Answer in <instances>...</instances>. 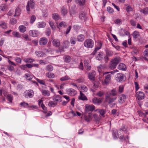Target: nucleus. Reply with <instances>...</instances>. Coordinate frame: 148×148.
<instances>
[{
  "mask_svg": "<svg viewBox=\"0 0 148 148\" xmlns=\"http://www.w3.org/2000/svg\"><path fill=\"white\" fill-rule=\"evenodd\" d=\"M46 75L49 78H53L55 77V75L54 74L51 73L49 72L46 73Z\"/></svg>",
  "mask_w": 148,
  "mask_h": 148,
  "instance_id": "c9c22d12",
  "label": "nucleus"
},
{
  "mask_svg": "<svg viewBox=\"0 0 148 148\" xmlns=\"http://www.w3.org/2000/svg\"><path fill=\"white\" fill-rule=\"evenodd\" d=\"M7 98L8 100L9 101L10 103H11L12 102L13 97L12 95L8 94L7 96Z\"/></svg>",
  "mask_w": 148,
  "mask_h": 148,
  "instance_id": "f704fd0d",
  "label": "nucleus"
},
{
  "mask_svg": "<svg viewBox=\"0 0 148 148\" xmlns=\"http://www.w3.org/2000/svg\"><path fill=\"white\" fill-rule=\"evenodd\" d=\"M114 23L117 25H120L122 23V20L120 19H116L114 21Z\"/></svg>",
  "mask_w": 148,
  "mask_h": 148,
  "instance_id": "79ce46f5",
  "label": "nucleus"
},
{
  "mask_svg": "<svg viewBox=\"0 0 148 148\" xmlns=\"http://www.w3.org/2000/svg\"><path fill=\"white\" fill-rule=\"evenodd\" d=\"M30 5L32 9H34V2L33 0H30L29 1H28V2L26 6V9L27 11L28 12L30 11Z\"/></svg>",
  "mask_w": 148,
  "mask_h": 148,
  "instance_id": "9d476101",
  "label": "nucleus"
},
{
  "mask_svg": "<svg viewBox=\"0 0 148 148\" xmlns=\"http://www.w3.org/2000/svg\"><path fill=\"white\" fill-rule=\"evenodd\" d=\"M26 63H29L32 64L35 61V60L34 59L31 58H25L23 60Z\"/></svg>",
  "mask_w": 148,
  "mask_h": 148,
  "instance_id": "cd10ccee",
  "label": "nucleus"
},
{
  "mask_svg": "<svg viewBox=\"0 0 148 148\" xmlns=\"http://www.w3.org/2000/svg\"><path fill=\"white\" fill-rule=\"evenodd\" d=\"M37 25L38 28H41L44 27L45 26L46 23L44 22H40L38 23Z\"/></svg>",
  "mask_w": 148,
  "mask_h": 148,
  "instance_id": "bb28decb",
  "label": "nucleus"
},
{
  "mask_svg": "<svg viewBox=\"0 0 148 148\" xmlns=\"http://www.w3.org/2000/svg\"><path fill=\"white\" fill-rule=\"evenodd\" d=\"M103 53L101 52H99L97 56V58H99L98 59L101 60L103 58Z\"/></svg>",
  "mask_w": 148,
  "mask_h": 148,
  "instance_id": "3c124183",
  "label": "nucleus"
},
{
  "mask_svg": "<svg viewBox=\"0 0 148 148\" xmlns=\"http://www.w3.org/2000/svg\"><path fill=\"white\" fill-rule=\"evenodd\" d=\"M12 34L16 38H20L21 36V35L18 32L14 31L12 32Z\"/></svg>",
  "mask_w": 148,
  "mask_h": 148,
  "instance_id": "c756f323",
  "label": "nucleus"
},
{
  "mask_svg": "<svg viewBox=\"0 0 148 148\" xmlns=\"http://www.w3.org/2000/svg\"><path fill=\"white\" fill-rule=\"evenodd\" d=\"M86 16V14L84 12H82L79 15V17L81 19H85Z\"/></svg>",
  "mask_w": 148,
  "mask_h": 148,
  "instance_id": "6e6d98bb",
  "label": "nucleus"
},
{
  "mask_svg": "<svg viewBox=\"0 0 148 148\" xmlns=\"http://www.w3.org/2000/svg\"><path fill=\"white\" fill-rule=\"evenodd\" d=\"M53 100L55 101L60 102L61 101V98L58 95L54 96L53 97Z\"/></svg>",
  "mask_w": 148,
  "mask_h": 148,
  "instance_id": "7c9ffc66",
  "label": "nucleus"
},
{
  "mask_svg": "<svg viewBox=\"0 0 148 148\" xmlns=\"http://www.w3.org/2000/svg\"><path fill=\"white\" fill-rule=\"evenodd\" d=\"M80 95L78 97V99L79 100L84 101L87 100H88L86 97L83 93L82 91H80Z\"/></svg>",
  "mask_w": 148,
  "mask_h": 148,
  "instance_id": "aec40b11",
  "label": "nucleus"
},
{
  "mask_svg": "<svg viewBox=\"0 0 148 148\" xmlns=\"http://www.w3.org/2000/svg\"><path fill=\"white\" fill-rule=\"evenodd\" d=\"M53 45L56 47H59L60 45V42L59 40L54 39L53 41Z\"/></svg>",
  "mask_w": 148,
  "mask_h": 148,
  "instance_id": "5701e85b",
  "label": "nucleus"
},
{
  "mask_svg": "<svg viewBox=\"0 0 148 148\" xmlns=\"http://www.w3.org/2000/svg\"><path fill=\"white\" fill-rule=\"evenodd\" d=\"M85 39V36L83 34L78 35L77 37V39L78 42H82Z\"/></svg>",
  "mask_w": 148,
  "mask_h": 148,
  "instance_id": "4be33fe9",
  "label": "nucleus"
},
{
  "mask_svg": "<svg viewBox=\"0 0 148 148\" xmlns=\"http://www.w3.org/2000/svg\"><path fill=\"white\" fill-rule=\"evenodd\" d=\"M85 120L87 122H89L92 120L91 116L90 113H89L88 116H85Z\"/></svg>",
  "mask_w": 148,
  "mask_h": 148,
  "instance_id": "58836bf2",
  "label": "nucleus"
},
{
  "mask_svg": "<svg viewBox=\"0 0 148 148\" xmlns=\"http://www.w3.org/2000/svg\"><path fill=\"white\" fill-rule=\"evenodd\" d=\"M64 47L65 48H68L69 46L68 44L69 43V42L67 40H65L64 41Z\"/></svg>",
  "mask_w": 148,
  "mask_h": 148,
  "instance_id": "338daca9",
  "label": "nucleus"
},
{
  "mask_svg": "<svg viewBox=\"0 0 148 148\" xmlns=\"http://www.w3.org/2000/svg\"><path fill=\"white\" fill-rule=\"evenodd\" d=\"M76 2L77 4L82 6L84 5L85 0H76Z\"/></svg>",
  "mask_w": 148,
  "mask_h": 148,
  "instance_id": "a878e982",
  "label": "nucleus"
},
{
  "mask_svg": "<svg viewBox=\"0 0 148 148\" xmlns=\"http://www.w3.org/2000/svg\"><path fill=\"white\" fill-rule=\"evenodd\" d=\"M69 79H70L69 77L66 75L64 77L61 78L60 79L61 81H63Z\"/></svg>",
  "mask_w": 148,
  "mask_h": 148,
  "instance_id": "bf43d9fd",
  "label": "nucleus"
},
{
  "mask_svg": "<svg viewBox=\"0 0 148 148\" xmlns=\"http://www.w3.org/2000/svg\"><path fill=\"white\" fill-rule=\"evenodd\" d=\"M106 53L107 54V56L104 57L105 60L106 62H107L109 59L108 56H110V52L108 51V50H107L106 51Z\"/></svg>",
  "mask_w": 148,
  "mask_h": 148,
  "instance_id": "37998d69",
  "label": "nucleus"
},
{
  "mask_svg": "<svg viewBox=\"0 0 148 148\" xmlns=\"http://www.w3.org/2000/svg\"><path fill=\"white\" fill-rule=\"evenodd\" d=\"M71 58L68 56H65L64 57V60L65 62L66 63L69 62L71 60Z\"/></svg>",
  "mask_w": 148,
  "mask_h": 148,
  "instance_id": "e433bc0d",
  "label": "nucleus"
},
{
  "mask_svg": "<svg viewBox=\"0 0 148 148\" xmlns=\"http://www.w3.org/2000/svg\"><path fill=\"white\" fill-rule=\"evenodd\" d=\"M67 26L66 23L64 21H62L61 22L58 26V27L59 28V27H65Z\"/></svg>",
  "mask_w": 148,
  "mask_h": 148,
  "instance_id": "a19ab883",
  "label": "nucleus"
},
{
  "mask_svg": "<svg viewBox=\"0 0 148 148\" xmlns=\"http://www.w3.org/2000/svg\"><path fill=\"white\" fill-rule=\"evenodd\" d=\"M106 67V66L104 64L100 65L98 67V71L100 72L101 71V69H104Z\"/></svg>",
  "mask_w": 148,
  "mask_h": 148,
  "instance_id": "13d9d810",
  "label": "nucleus"
},
{
  "mask_svg": "<svg viewBox=\"0 0 148 148\" xmlns=\"http://www.w3.org/2000/svg\"><path fill=\"white\" fill-rule=\"evenodd\" d=\"M25 75L26 79L28 80H31L33 78V76L30 73H26Z\"/></svg>",
  "mask_w": 148,
  "mask_h": 148,
  "instance_id": "2f4dec72",
  "label": "nucleus"
},
{
  "mask_svg": "<svg viewBox=\"0 0 148 148\" xmlns=\"http://www.w3.org/2000/svg\"><path fill=\"white\" fill-rule=\"evenodd\" d=\"M42 95L45 96H49L50 95V92L46 90H42L41 91Z\"/></svg>",
  "mask_w": 148,
  "mask_h": 148,
  "instance_id": "393cba45",
  "label": "nucleus"
},
{
  "mask_svg": "<svg viewBox=\"0 0 148 148\" xmlns=\"http://www.w3.org/2000/svg\"><path fill=\"white\" fill-rule=\"evenodd\" d=\"M53 69V66L51 65H49L46 66V70L49 71H52Z\"/></svg>",
  "mask_w": 148,
  "mask_h": 148,
  "instance_id": "052dcab7",
  "label": "nucleus"
},
{
  "mask_svg": "<svg viewBox=\"0 0 148 148\" xmlns=\"http://www.w3.org/2000/svg\"><path fill=\"white\" fill-rule=\"evenodd\" d=\"M119 57H116L112 60V69H114L116 67V65L120 62Z\"/></svg>",
  "mask_w": 148,
  "mask_h": 148,
  "instance_id": "39448f33",
  "label": "nucleus"
},
{
  "mask_svg": "<svg viewBox=\"0 0 148 148\" xmlns=\"http://www.w3.org/2000/svg\"><path fill=\"white\" fill-rule=\"evenodd\" d=\"M60 12L61 15L63 16L66 15L68 12L66 8L64 6L61 8Z\"/></svg>",
  "mask_w": 148,
  "mask_h": 148,
  "instance_id": "f3484780",
  "label": "nucleus"
},
{
  "mask_svg": "<svg viewBox=\"0 0 148 148\" xmlns=\"http://www.w3.org/2000/svg\"><path fill=\"white\" fill-rule=\"evenodd\" d=\"M119 131L121 132H123L125 133H126L127 130L126 127L124 125H123L121 128L120 129Z\"/></svg>",
  "mask_w": 148,
  "mask_h": 148,
  "instance_id": "4c0bfd02",
  "label": "nucleus"
},
{
  "mask_svg": "<svg viewBox=\"0 0 148 148\" xmlns=\"http://www.w3.org/2000/svg\"><path fill=\"white\" fill-rule=\"evenodd\" d=\"M52 17L56 21L59 19L60 16L58 13H54L52 14Z\"/></svg>",
  "mask_w": 148,
  "mask_h": 148,
  "instance_id": "c85d7f7f",
  "label": "nucleus"
},
{
  "mask_svg": "<svg viewBox=\"0 0 148 148\" xmlns=\"http://www.w3.org/2000/svg\"><path fill=\"white\" fill-rule=\"evenodd\" d=\"M47 39L45 37H43L40 39L39 43L40 45H45L47 44Z\"/></svg>",
  "mask_w": 148,
  "mask_h": 148,
  "instance_id": "4468645a",
  "label": "nucleus"
},
{
  "mask_svg": "<svg viewBox=\"0 0 148 148\" xmlns=\"http://www.w3.org/2000/svg\"><path fill=\"white\" fill-rule=\"evenodd\" d=\"M22 36L26 40L30 41L31 40L28 35L27 34H22Z\"/></svg>",
  "mask_w": 148,
  "mask_h": 148,
  "instance_id": "4d7b16f0",
  "label": "nucleus"
},
{
  "mask_svg": "<svg viewBox=\"0 0 148 148\" xmlns=\"http://www.w3.org/2000/svg\"><path fill=\"white\" fill-rule=\"evenodd\" d=\"M98 110L100 114L103 117L104 116V115L105 113V111L103 109H98L97 110Z\"/></svg>",
  "mask_w": 148,
  "mask_h": 148,
  "instance_id": "603ef678",
  "label": "nucleus"
},
{
  "mask_svg": "<svg viewBox=\"0 0 148 148\" xmlns=\"http://www.w3.org/2000/svg\"><path fill=\"white\" fill-rule=\"evenodd\" d=\"M76 38L74 37H71V38L70 42L71 44L75 45L76 43Z\"/></svg>",
  "mask_w": 148,
  "mask_h": 148,
  "instance_id": "a18cd8bd",
  "label": "nucleus"
},
{
  "mask_svg": "<svg viewBox=\"0 0 148 148\" xmlns=\"http://www.w3.org/2000/svg\"><path fill=\"white\" fill-rule=\"evenodd\" d=\"M0 26L3 29H6L7 28L6 24L5 22L3 21H1L0 22Z\"/></svg>",
  "mask_w": 148,
  "mask_h": 148,
  "instance_id": "72a5a7b5",
  "label": "nucleus"
},
{
  "mask_svg": "<svg viewBox=\"0 0 148 148\" xmlns=\"http://www.w3.org/2000/svg\"><path fill=\"white\" fill-rule=\"evenodd\" d=\"M19 29L20 31L22 33L24 32L26 30V27L23 25H21L19 26Z\"/></svg>",
  "mask_w": 148,
  "mask_h": 148,
  "instance_id": "473e14b6",
  "label": "nucleus"
},
{
  "mask_svg": "<svg viewBox=\"0 0 148 148\" xmlns=\"http://www.w3.org/2000/svg\"><path fill=\"white\" fill-rule=\"evenodd\" d=\"M92 101L95 104H99L101 103V100L100 99L95 97L93 99Z\"/></svg>",
  "mask_w": 148,
  "mask_h": 148,
  "instance_id": "b1692460",
  "label": "nucleus"
},
{
  "mask_svg": "<svg viewBox=\"0 0 148 148\" xmlns=\"http://www.w3.org/2000/svg\"><path fill=\"white\" fill-rule=\"evenodd\" d=\"M112 136L114 139H117L118 137V136L119 139L121 140H122V141L123 140H124L125 141L127 142V141L126 140V138L128 140H129V137L128 136H125V137H124L123 134L119 136V135L118 134V131L116 130H113L112 132Z\"/></svg>",
  "mask_w": 148,
  "mask_h": 148,
  "instance_id": "f257e3e1",
  "label": "nucleus"
},
{
  "mask_svg": "<svg viewBox=\"0 0 148 148\" xmlns=\"http://www.w3.org/2000/svg\"><path fill=\"white\" fill-rule=\"evenodd\" d=\"M145 94L142 92L139 91L136 93V97L139 100H141L144 98Z\"/></svg>",
  "mask_w": 148,
  "mask_h": 148,
  "instance_id": "9b49d317",
  "label": "nucleus"
},
{
  "mask_svg": "<svg viewBox=\"0 0 148 148\" xmlns=\"http://www.w3.org/2000/svg\"><path fill=\"white\" fill-rule=\"evenodd\" d=\"M66 91L67 93L71 96H74L77 94V92L73 88H69L66 89Z\"/></svg>",
  "mask_w": 148,
  "mask_h": 148,
  "instance_id": "0eeeda50",
  "label": "nucleus"
},
{
  "mask_svg": "<svg viewBox=\"0 0 148 148\" xmlns=\"http://www.w3.org/2000/svg\"><path fill=\"white\" fill-rule=\"evenodd\" d=\"M84 66L87 70H90L91 68V66L89 64L88 60H85L84 61Z\"/></svg>",
  "mask_w": 148,
  "mask_h": 148,
  "instance_id": "dca6fc26",
  "label": "nucleus"
},
{
  "mask_svg": "<svg viewBox=\"0 0 148 148\" xmlns=\"http://www.w3.org/2000/svg\"><path fill=\"white\" fill-rule=\"evenodd\" d=\"M81 88L82 92H86L88 90V88L87 87L84 85H83L81 86Z\"/></svg>",
  "mask_w": 148,
  "mask_h": 148,
  "instance_id": "8fccbe9b",
  "label": "nucleus"
},
{
  "mask_svg": "<svg viewBox=\"0 0 148 148\" xmlns=\"http://www.w3.org/2000/svg\"><path fill=\"white\" fill-rule=\"evenodd\" d=\"M116 109H113L112 110V116L116 117V116H118V115L116 114Z\"/></svg>",
  "mask_w": 148,
  "mask_h": 148,
  "instance_id": "5fc2aeb1",
  "label": "nucleus"
},
{
  "mask_svg": "<svg viewBox=\"0 0 148 148\" xmlns=\"http://www.w3.org/2000/svg\"><path fill=\"white\" fill-rule=\"evenodd\" d=\"M29 34L31 36L33 37H36L39 35L40 33L36 30H32L29 31Z\"/></svg>",
  "mask_w": 148,
  "mask_h": 148,
  "instance_id": "1a4fd4ad",
  "label": "nucleus"
},
{
  "mask_svg": "<svg viewBox=\"0 0 148 148\" xmlns=\"http://www.w3.org/2000/svg\"><path fill=\"white\" fill-rule=\"evenodd\" d=\"M140 12L143 13L144 14H148V8L146 7L143 9H142L140 10Z\"/></svg>",
  "mask_w": 148,
  "mask_h": 148,
  "instance_id": "de8ad7c7",
  "label": "nucleus"
},
{
  "mask_svg": "<svg viewBox=\"0 0 148 148\" xmlns=\"http://www.w3.org/2000/svg\"><path fill=\"white\" fill-rule=\"evenodd\" d=\"M104 94V92L102 91H100L98 92L97 94L96 95L98 97H101Z\"/></svg>",
  "mask_w": 148,
  "mask_h": 148,
  "instance_id": "e2e57ef3",
  "label": "nucleus"
},
{
  "mask_svg": "<svg viewBox=\"0 0 148 148\" xmlns=\"http://www.w3.org/2000/svg\"><path fill=\"white\" fill-rule=\"evenodd\" d=\"M119 102L121 103H123L125 101L126 99V97L125 95L122 94L119 96Z\"/></svg>",
  "mask_w": 148,
  "mask_h": 148,
  "instance_id": "a211bd4d",
  "label": "nucleus"
},
{
  "mask_svg": "<svg viewBox=\"0 0 148 148\" xmlns=\"http://www.w3.org/2000/svg\"><path fill=\"white\" fill-rule=\"evenodd\" d=\"M35 53L37 56L38 57H42L45 54L43 52L40 51H36Z\"/></svg>",
  "mask_w": 148,
  "mask_h": 148,
  "instance_id": "09e8293b",
  "label": "nucleus"
},
{
  "mask_svg": "<svg viewBox=\"0 0 148 148\" xmlns=\"http://www.w3.org/2000/svg\"><path fill=\"white\" fill-rule=\"evenodd\" d=\"M106 102L110 104L111 102V91L107 92L106 93Z\"/></svg>",
  "mask_w": 148,
  "mask_h": 148,
  "instance_id": "6e6552de",
  "label": "nucleus"
},
{
  "mask_svg": "<svg viewBox=\"0 0 148 148\" xmlns=\"http://www.w3.org/2000/svg\"><path fill=\"white\" fill-rule=\"evenodd\" d=\"M10 22L11 24L14 25L16 23L17 21L15 18H12L11 19Z\"/></svg>",
  "mask_w": 148,
  "mask_h": 148,
  "instance_id": "69168bd1",
  "label": "nucleus"
},
{
  "mask_svg": "<svg viewBox=\"0 0 148 148\" xmlns=\"http://www.w3.org/2000/svg\"><path fill=\"white\" fill-rule=\"evenodd\" d=\"M96 73L95 71L93 70L92 72L89 73L88 75V78L90 80L92 81H94L95 80V75Z\"/></svg>",
  "mask_w": 148,
  "mask_h": 148,
  "instance_id": "ddd939ff",
  "label": "nucleus"
},
{
  "mask_svg": "<svg viewBox=\"0 0 148 148\" xmlns=\"http://www.w3.org/2000/svg\"><path fill=\"white\" fill-rule=\"evenodd\" d=\"M124 86L123 85H120L119 86V92L120 93H122L123 91Z\"/></svg>",
  "mask_w": 148,
  "mask_h": 148,
  "instance_id": "0e129e2a",
  "label": "nucleus"
},
{
  "mask_svg": "<svg viewBox=\"0 0 148 148\" xmlns=\"http://www.w3.org/2000/svg\"><path fill=\"white\" fill-rule=\"evenodd\" d=\"M14 60L16 62H17L21 64V59L19 58L18 57H16L14 58Z\"/></svg>",
  "mask_w": 148,
  "mask_h": 148,
  "instance_id": "774afa93",
  "label": "nucleus"
},
{
  "mask_svg": "<svg viewBox=\"0 0 148 148\" xmlns=\"http://www.w3.org/2000/svg\"><path fill=\"white\" fill-rule=\"evenodd\" d=\"M139 34L138 32L136 31H134L133 34V36L134 38L136 39L139 36Z\"/></svg>",
  "mask_w": 148,
  "mask_h": 148,
  "instance_id": "49530a36",
  "label": "nucleus"
},
{
  "mask_svg": "<svg viewBox=\"0 0 148 148\" xmlns=\"http://www.w3.org/2000/svg\"><path fill=\"white\" fill-rule=\"evenodd\" d=\"M20 11L21 10L20 8H17L15 10V14L14 15V16L15 17L16 16H18L20 14Z\"/></svg>",
  "mask_w": 148,
  "mask_h": 148,
  "instance_id": "864d4df0",
  "label": "nucleus"
},
{
  "mask_svg": "<svg viewBox=\"0 0 148 148\" xmlns=\"http://www.w3.org/2000/svg\"><path fill=\"white\" fill-rule=\"evenodd\" d=\"M95 109V107L92 105L87 104L85 106V111L86 112L92 111Z\"/></svg>",
  "mask_w": 148,
  "mask_h": 148,
  "instance_id": "f8f14e48",
  "label": "nucleus"
},
{
  "mask_svg": "<svg viewBox=\"0 0 148 148\" xmlns=\"http://www.w3.org/2000/svg\"><path fill=\"white\" fill-rule=\"evenodd\" d=\"M125 77V75L122 73H117L115 75V80L119 82H123Z\"/></svg>",
  "mask_w": 148,
  "mask_h": 148,
  "instance_id": "7ed1b4c3",
  "label": "nucleus"
},
{
  "mask_svg": "<svg viewBox=\"0 0 148 148\" xmlns=\"http://www.w3.org/2000/svg\"><path fill=\"white\" fill-rule=\"evenodd\" d=\"M93 41L90 39L86 40L84 42V46L88 48H92L94 46Z\"/></svg>",
  "mask_w": 148,
  "mask_h": 148,
  "instance_id": "f03ea898",
  "label": "nucleus"
},
{
  "mask_svg": "<svg viewBox=\"0 0 148 148\" xmlns=\"http://www.w3.org/2000/svg\"><path fill=\"white\" fill-rule=\"evenodd\" d=\"M105 77V79L103 82V84L104 85H107L109 83L111 78L110 74H108Z\"/></svg>",
  "mask_w": 148,
  "mask_h": 148,
  "instance_id": "2eb2a0df",
  "label": "nucleus"
},
{
  "mask_svg": "<svg viewBox=\"0 0 148 148\" xmlns=\"http://www.w3.org/2000/svg\"><path fill=\"white\" fill-rule=\"evenodd\" d=\"M36 17L34 15H32V16L30 20V23H31L32 24L36 20Z\"/></svg>",
  "mask_w": 148,
  "mask_h": 148,
  "instance_id": "680f3d73",
  "label": "nucleus"
},
{
  "mask_svg": "<svg viewBox=\"0 0 148 148\" xmlns=\"http://www.w3.org/2000/svg\"><path fill=\"white\" fill-rule=\"evenodd\" d=\"M117 92L116 90L114 89L112 90V96H114L115 97L113 98L112 97V101L114 100H115L117 98Z\"/></svg>",
  "mask_w": 148,
  "mask_h": 148,
  "instance_id": "412c9836",
  "label": "nucleus"
},
{
  "mask_svg": "<svg viewBox=\"0 0 148 148\" xmlns=\"http://www.w3.org/2000/svg\"><path fill=\"white\" fill-rule=\"evenodd\" d=\"M34 93L32 90H26L23 93V96L26 98H32L34 95Z\"/></svg>",
  "mask_w": 148,
  "mask_h": 148,
  "instance_id": "20e7f679",
  "label": "nucleus"
},
{
  "mask_svg": "<svg viewBox=\"0 0 148 148\" xmlns=\"http://www.w3.org/2000/svg\"><path fill=\"white\" fill-rule=\"evenodd\" d=\"M118 69L120 70L125 71L127 69L126 65L123 63H121L118 66Z\"/></svg>",
  "mask_w": 148,
  "mask_h": 148,
  "instance_id": "6ab92c4d",
  "label": "nucleus"
},
{
  "mask_svg": "<svg viewBox=\"0 0 148 148\" xmlns=\"http://www.w3.org/2000/svg\"><path fill=\"white\" fill-rule=\"evenodd\" d=\"M7 6L4 4H2L0 5V9L2 11H5L7 10Z\"/></svg>",
  "mask_w": 148,
  "mask_h": 148,
  "instance_id": "c03bdc74",
  "label": "nucleus"
},
{
  "mask_svg": "<svg viewBox=\"0 0 148 148\" xmlns=\"http://www.w3.org/2000/svg\"><path fill=\"white\" fill-rule=\"evenodd\" d=\"M49 23L52 29L53 30H55L56 29V26L54 25V23L53 21H49Z\"/></svg>",
  "mask_w": 148,
  "mask_h": 148,
  "instance_id": "ea45409f",
  "label": "nucleus"
},
{
  "mask_svg": "<svg viewBox=\"0 0 148 148\" xmlns=\"http://www.w3.org/2000/svg\"><path fill=\"white\" fill-rule=\"evenodd\" d=\"M97 44L96 45L95 49L93 52L91 53V54L95 55L97 51L101 48L102 44V42L101 41H98L97 42Z\"/></svg>",
  "mask_w": 148,
  "mask_h": 148,
  "instance_id": "423d86ee",
  "label": "nucleus"
}]
</instances>
